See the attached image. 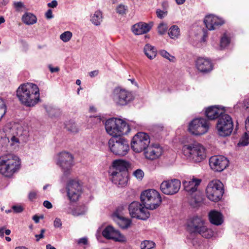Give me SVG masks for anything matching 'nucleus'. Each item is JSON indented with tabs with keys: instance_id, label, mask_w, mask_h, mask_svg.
I'll use <instances>...</instances> for the list:
<instances>
[{
	"instance_id": "obj_43",
	"label": "nucleus",
	"mask_w": 249,
	"mask_h": 249,
	"mask_svg": "<svg viewBox=\"0 0 249 249\" xmlns=\"http://www.w3.org/2000/svg\"><path fill=\"white\" fill-rule=\"evenodd\" d=\"M127 10V6L124 4H120L116 7L117 13L120 15L126 14V11Z\"/></svg>"
},
{
	"instance_id": "obj_42",
	"label": "nucleus",
	"mask_w": 249,
	"mask_h": 249,
	"mask_svg": "<svg viewBox=\"0 0 249 249\" xmlns=\"http://www.w3.org/2000/svg\"><path fill=\"white\" fill-rule=\"evenodd\" d=\"M168 26L166 24L160 23L158 27V32L160 35H164L167 31Z\"/></svg>"
},
{
	"instance_id": "obj_13",
	"label": "nucleus",
	"mask_w": 249,
	"mask_h": 249,
	"mask_svg": "<svg viewBox=\"0 0 249 249\" xmlns=\"http://www.w3.org/2000/svg\"><path fill=\"white\" fill-rule=\"evenodd\" d=\"M142 204L138 201H133L128 207V210L131 216L133 218L145 220L150 216V213Z\"/></svg>"
},
{
	"instance_id": "obj_55",
	"label": "nucleus",
	"mask_w": 249,
	"mask_h": 249,
	"mask_svg": "<svg viewBox=\"0 0 249 249\" xmlns=\"http://www.w3.org/2000/svg\"><path fill=\"white\" fill-rule=\"evenodd\" d=\"M49 7L54 8L57 5V1L56 0H53L51 2L47 4Z\"/></svg>"
},
{
	"instance_id": "obj_6",
	"label": "nucleus",
	"mask_w": 249,
	"mask_h": 249,
	"mask_svg": "<svg viewBox=\"0 0 249 249\" xmlns=\"http://www.w3.org/2000/svg\"><path fill=\"white\" fill-rule=\"evenodd\" d=\"M108 143L110 151L116 155L124 156L129 150L128 141L122 136L112 137Z\"/></svg>"
},
{
	"instance_id": "obj_35",
	"label": "nucleus",
	"mask_w": 249,
	"mask_h": 249,
	"mask_svg": "<svg viewBox=\"0 0 249 249\" xmlns=\"http://www.w3.org/2000/svg\"><path fill=\"white\" fill-rule=\"evenodd\" d=\"M180 29L177 25L172 26L168 33L169 36L172 39L178 38L180 35Z\"/></svg>"
},
{
	"instance_id": "obj_24",
	"label": "nucleus",
	"mask_w": 249,
	"mask_h": 249,
	"mask_svg": "<svg viewBox=\"0 0 249 249\" xmlns=\"http://www.w3.org/2000/svg\"><path fill=\"white\" fill-rule=\"evenodd\" d=\"M197 70L202 73H207L211 71L213 66L212 62L208 59L198 58L196 63Z\"/></svg>"
},
{
	"instance_id": "obj_62",
	"label": "nucleus",
	"mask_w": 249,
	"mask_h": 249,
	"mask_svg": "<svg viewBox=\"0 0 249 249\" xmlns=\"http://www.w3.org/2000/svg\"><path fill=\"white\" fill-rule=\"evenodd\" d=\"M35 237L36 238V241L37 242L39 241L40 239L44 238V234H36Z\"/></svg>"
},
{
	"instance_id": "obj_37",
	"label": "nucleus",
	"mask_w": 249,
	"mask_h": 249,
	"mask_svg": "<svg viewBox=\"0 0 249 249\" xmlns=\"http://www.w3.org/2000/svg\"><path fill=\"white\" fill-rule=\"evenodd\" d=\"M231 42V38L228 36L226 33L224 34L221 37L220 42V47L221 50H223L228 46Z\"/></svg>"
},
{
	"instance_id": "obj_31",
	"label": "nucleus",
	"mask_w": 249,
	"mask_h": 249,
	"mask_svg": "<svg viewBox=\"0 0 249 249\" xmlns=\"http://www.w3.org/2000/svg\"><path fill=\"white\" fill-rule=\"evenodd\" d=\"M143 52L147 58L152 60L156 56L157 51L154 46L147 43L144 47Z\"/></svg>"
},
{
	"instance_id": "obj_16",
	"label": "nucleus",
	"mask_w": 249,
	"mask_h": 249,
	"mask_svg": "<svg viewBox=\"0 0 249 249\" xmlns=\"http://www.w3.org/2000/svg\"><path fill=\"white\" fill-rule=\"evenodd\" d=\"M67 194L69 200L71 202L77 201L82 192V186L76 180H70L67 183Z\"/></svg>"
},
{
	"instance_id": "obj_59",
	"label": "nucleus",
	"mask_w": 249,
	"mask_h": 249,
	"mask_svg": "<svg viewBox=\"0 0 249 249\" xmlns=\"http://www.w3.org/2000/svg\"><path fill=\"white\" fill-rule=\"evenodd\" d=\"M43 218V215H41L40 216H38L37 215H35L33 217V219L34 220L35 222L36 223H38L39 221V219H42Z\"/></svg>"
},
{
	"instance_id": "obj_53",
	"label": "nucleus",
	"mask_w": 249,
	"mask_h": 249,
	"mask_svg": "<svg viewBox=\"0 0 249 249\" xmlns=\"http://www.w3.org/2000/svg\"><path fill=\"white\" fill-rule=\"evenodd\" d=\"M157 16H163V15H167V11L166 9H163L161 10L160 9H158L156 11Z\"/></svg>"
},
{
	"instance_id": "obj_12",
	"label": "nucleus",
	"mask_w": 249,
	"mask_h": 249,
	"mask_svg": "<svg viewBox=\"0 0 249 249\" xmlns=\"http://www.w3.org/2000/svg\"><path fill=\"white\" fill-rule=\"evenodd\" d=\"M209 128L208 121L203 118L193 119L188 126V131L195 135H203L208 131Z\"/></svg>"
},
{
	"instance_id": "obj_50",
	"label": "nucleus",
	"mask_w": 249,
	"mask_h": 249,
	"mask_svg": "<svg viewBox=\"0 0 249 249\" xmlns=\"http://www.w3.org/2000/svg\"><path fill=\"white\" fill-rule=\"evenodd\" d=\"M203 36L201 38V41L205 42L206 41V38L208 37V31L207 29L203 28L202 29Z\"/></svg>"
},
{
	"instance_id": "obj_63",
	"label": "nucleus",
	"mask_w": 249,
	"mask_h": 249,
	"mask_svg": "<svg viewBox=\"0 0 249 249\" xmlns=\"http://www.w3.org/2000/svg\"><path fill=\"white\" fill-rule=\"evenodd\" d=\"M5 227L0 228V236L3 237L4 236V232L5 230Z\"/></svg>"
},
{
	"instance_id": "obj_3",
	"label": "nucleus",
	"mask_w": 249,
	"mask_h": 249,
	"mask_svg": "<svg viewBox=\"0 0 249 249\" xmlns=\"http://www.w3.org/2000/svg\"><path fill=\"white\" fill-rule=\"evenodd\" d=\"M105 128L107 133L113 137L126 135L130 130L129 125L125 121L114 118L106 121Z\"/></svg>"
},
{
	"instance_id": "obj_27",
	"label": "nucleus",
	"mask_w": 249,
	"mask_h": 249,
	"mask_svg": "<svg viewBox=\"0 0 249 249\" xmlns=\"http://www.w3.org/2000/svg\"><path fill=\"white\" fill-rule=\"evenodd\" d=\"M129 167L128 162L121 160H115L112 163V169L110 171H117V172L124 174V175H128L127 170Z\"/></svg>"
},
{
	"instance_id": "obj_20",
	"label": "nucleus",
	"mask_w": 249,
	"mask_h": 249,
	"mask_svg": "<svg viewBox=\"0 0 249 249\" xmlns=\"http://www.w3.org/2000/svg\"><path fill=\"white\" fill-rule=\"evenodd\" d=\"M103 236L107 239H112L115 241H124V236H122L120 232L116 230L112 226H107L102 231Z\"/></svg>"
},
{
	"instance_id": "obj_15",
	"label": "nucleus",
	"mask_w": 249,
	"mask_h": 249,
	"mask_svg": "<svg viewBox=\"0 0 249 249\" xmlns=\"http://www.w3.org/2000/svg\"><path fill=\"white\" fill-rule=\"evenodd\" d=\"M113 99L116 105L123 106L131 102L134 97L131 92L120 88H117L114 89Z\"/></svg>"
},
{
	"instance_id": "obj_61",
	"label": "nucleus",
	"mask_w": 249,
	"mask_h": 249,
	"mask_svg": "<svg viewBox=\"0 0 249 249\" xmlns=\"http://www.w3.org/2000/svg\"><path fill=\"white\" fill-rule=\"evenodd\" d=\"M98 73H99L98 71L95 70V71H90L89 73V75L91 77H94V76L97 75Z\"/></svg>"
},
{
	"instance_id": "obj_58",
	"label": "nucleus",
	"mask_w": 249,
	"mask_h": 249,
	"mask_svg": "<svg viewBox=\"0 0 249 249\" xmlns=\"http://www.w3.org/2000/svg\"><path fill=\"white\" fill-rule=\"evenodd\" d=\"M48 67H49V69L50 71L52 73L57 72L59 71V68L58 67L53 68L52 67V66L51 65H49Z\"/></svg>"
},
{
	"instance_id": "obj_11",
	"label": "nucleus",
	"mask_w": 249,
	"mask_h": 249,
	"mask_svg": "<svg viewBox=\"0 0 249 249\" xmlns=\"http://www.w3.org/2000/svg\"><path fill=\"white\" fill-rule=\"evenodd\" d=\"M149 135L144 132H138L133 137L131 147L136 153H140L144 151L149 145Z\"/></svg>"
},
{
	"instance_id": "obj_45",
	"label": "nucleus",
	"mask_w": 249,
	"mask_h": 249,
	"mask_svg": "<svg viewBox=\"0 0 249 249\" xmlns=\"http://www.w3.org/2000/svg\"><path fill=\"white\" fill-rule=\"evenodd\" d=\"M160 54L163 57L172 61L174 59V57L170 55V54L164 50H162L160 51Z\"/></svg>"
},
{
	"instance_id": "obj_36",
	"label": "nucleus",
	"mask_w": 249,
	"mask_h": 249,
	"mask_svg": "<svg viewBox=\"0 0 249 249\" xmlns=\"http://www.w3.org/2000/svg\"><path fill=\"white\" fill-rule=\"evenodd\" d=\"M65 128L67 131L72 133H76L79 131L77 126L72 121H70L65 124Z\"/></svg>"
},
{
	"instance_id": "obj_44",
	"label": "nucleus",
	"mask_w": 249,
	"mask_h": 249,
	"mask_svg": "<svg viewBox=\"0 0 249 249\" xmlns=\"http://www.w3.org/2000/svg\"><path fill=\"white\" fill-rule=\"evenodd\" d=\"M6 113V106L4 101L0 98V120Z\"/></svg>"
},
{
	"instance_id": "obj_47",
	"label": "nucleus",
	"mask_w": 249,
	"mask_h": 249,
	"mask_svg": "<svg viewBox=\"0 0 249 249\" xmlns=\"http://www.w3.org/2000/svg\"><path fill=\"white\" fill-rule=\"evenodd\" d=\"M46 109L50 117L53 118L56 116V113L57 111L55 109L51 107L49 108L46 107Z\"/></svg>"
},
{
	"instance_id": "obj_5",
	"label": "nucleus",
	"mask_w": 249,
	"mask_h": 249,
	"mask_svg": "<svg viewBox=\"0 0 249 249\" xmlns=\"http://www.w3.org/2000/svg\"><path fill=\"white\" fill-rule=\"evenodd\" d=\"M187 227L191 232L198 233L206 238H209L213 235V231L206 227L204 220L198 216L190 218L187 222Z\"/></svg>"
},
{
	"instance_id": "obj_34",
	"label": "nucleus",
	"mask_w": 249,
	"mask_h": 249,
	"mask_svg": "<svg viewBox=\"0 0 249 249\" xmlns=\"http://www.w3.org/2000/svg\"><path fill=\"white\" fill-rule=\"evenodd\" d=\"M87 210V208L85 205H79L72 210L71 213L75 216L82 215L86 213Z\"/></svg>"
},
{
	"instance_id": "obj_9",
	"label": "nucleus",
	"mask_w": 249,
	"mask_h": 249,
	"mask_svg": "<svg viewBox=\"0 0 249 249\" xmlns=\"http://www.w3.org/2000/svg\"><path fill=\"white\" fill-rule=\"evenodd\" d=\"M185 155H187L195 162H199L205 159L206 153L205 148L200 144L185 145L183 147Z\"/></svg>"
},
{
	"instance_id": "obj_56",
	"label": "nucleus",
	"mask_w": 249,
	"mask_h": 249,
	"mask_svg": "<svg viewBox=\"0 0 249 249\" xmlns=\"http://www.w3.org/2000/svg\"><path fill=\"white\" fill-rule=\"evenodd\" d=\"M36 194L35 192H31L29 194L28 198L31 200L32 201L36 198Z\"/></svg>"
},
{
	"instance_id": "obj_1",
	"label": "nucleus",
	"mask_w": 249,
	"mask_h": 249,
	"mask_svg": "<svg viewBox=\"0 0 249 249\" xmlns=\"http://www.w3.org/2000/svg\"><path fill=\"white\" fill-rule=\"evenodd\" d=\"M16 92L20 102L26 107H34L40 101L39 89L35 84H22Z\"/></svg>"
},
{
	"instance_id": "obj_39",
	"label": "nucleus",
	"mask_w": 249,
	"mask_h": 249,
	"mask_svg": "<svg viewBox=\"0 0 249 249\" xmlns=\"http://www.w3.org/2000/svg\"><path fill=\"white\" fill-rule=\"evenodd\" d=\"M22 21L27 25H32L37 21L36 17H22Z\"/></svg>"
},
{
	"instance_id": "obj_28",
	"label": "nucleus",
	"mask_w": 249,
	"mask_h": 249,
	"mask_svg": "<svg viewBox=\"0 0 249 249\" xmlns=\"http://www.w3.org/2000/svg\"><path fill=\"white\" fill-rule=\"evenodd\" d=\"M210 222L213 225L219 226L223 222L222 214L215 210H212L209 213Z\"/></svg>"
},
{
	"instance_id": "obj_26",
	"label": "nucleus",
	"mask_w": 249,
	"mask_h": 249,
	"mask_svg": "<svg viewBox=\"0 0 249 249\" xmlns=\"http://www.w3.org/2000/svg\"><path fill=\"white\" fill-rule=\"evenodd\" d=\"M200 182V179L196 178L190 180H184L182 182L184 190L188 193V195H192L196 192Z\"/></svg>"
},
{
	"instance_id": "obj_49",
	"label": "nucleus",
	"mask_w": 249,
	"mask_h": 249,
	"mask_svg": "<svg viewBox=\"0 0 249 249\" xmlns=\"http://www.w3.org/2000/svg\"><path fill=\"white\" fill-rule=\"evenodd\" d=\"M12 209L14 212L16 213H20L23 211V208L21 206L15 205L12 207Z\"/></svg>"
},
{
	"instance_id": "obj_19",
	"label": "nucleus",
	"mask_w": 249,
	"mask_h": 249,
	"mask_svg": "<svg viewBox=\"0 0 249 249\" xmlns=\"http://www.w3.org/2000/svg\"><path fill=\"white\" fill-rule=\"evenodd\" d=\"M143 151L146 159L154 160L161 155L163 150L159 144H155L149 145Z\"/></svg>"
},
{
	"instance_id": "obj_18",
	"label": "nucleus",
	"mask_w": 249,
	"mask_h": 249,
	"mask_svg": "<svg viewBox=\"0 0 249 249\" xmlns=\"http://www.w3.org/2000/svg\"><path fill=\"white\" fill-rule=\"evenodd\" d=\"M229 161L227 158L222 155L212 156L209 160V165L215 172H221L228 165Z\"/></svg>"
},
{
	"instance_id": "obj_57",
	"label": "nucleus",
	"mask_w": 249,
	"mask_h": 249,
	"mask_svg": "<svg viewBox=\"0 0 249 249\" xmlns=\"http://www.w3.org/2000/svg\"><path fill=\"white\" fill-rule=\"evenodd\" d=\"M43 206L47 209H51L53 207L52 203L48 200L43 202Z\"/></svg>"
},
{
	"instance_id": "obj_29",
	"label": "nucleus",
	"mask_w": 249,
	"mask_h": 249,
	"mask_svg": "<svg viewBox=\"0 0 249 249\" xmlns=\"http://www.w3.org/2000/svg\"><path fill=\"white\" fill-rule=\"evenodd\" d=\"M113 216L114 219L117 222L118 224L122 229H127L131 224V221L130 219L125 218L124 217L120 215L117 211L113 213Z\"/></svg>"
},
{
	"instance_id": "obj_2",
	"label": "nucleus",
	"mask_w": 249,
	"mask_h": 249,
	"mask_svg": "<svg viewBox=\"0 0 249 249\" xmlns=\"http://www.w3.org/2000/svg\"><path fill=\"white\" fill-rule=\"evenodd\" d=\"M20 160L12 154H6L0 157V174L6 177H11L19 169Z\"/></svg>"
},
{
	"instance_id": "obj_48",
	"label": "nucleus",
	"mask_w": 249,
	"mask_h": 249,
	"mask_svg": "<svg viewBox=\"0 0 249 249\" xmlns=\"http://www.w3.org/2000/svg\"><path fill=\"white\" fill-rule=\"evenodd\" d=\"M134 175L138 178V179H142L144 176V173L141 169H137L134 172Z\"/></svg>"
},
{
	"instance_id": "obj_25",
	"label": "nucleus",
	"mask_w": 249,
	"mask_h": 249,
	"mask_svg": "<svg viewBox=\"0 0 249 249\" xmlns=\"http://www.w3.org/2000/svg\"><path fill=\"white\" fill-rule=\"evenodd\" d=\"M153 25V23L152 22L148 23L141 22L133 25L131 30L135 35H142L148 32Z\"/></svg>"
},
{
	"instance_id": "obj_21",
	"label": "nucleus",
	"mask_w": 249,
	"mask_h": 249,
	"mask_svg": "<svg viewBox=\"0 0 249 249\" xmlns=\"http://www.w3.org/2000/svg\"><path fill=\"white\" fill-rule=\"evenodd\" d=\"M224 112L223 107H219L218 106H212L206 108L205 115L208 120H213L218 119Z\"/></svg>"
},
{
	"instance_id": "obj_8",
	"label": "nucleus",
	"mask_w": 249,
	"mask_h": 249,
	"mask_svg": "<svg viewBox=\"0 0 249 249\" xmlns=\"http://www.w3.org/2000/svg\"><path fill=\"white\" fill-rule=\"evenodd\" d=\"M223 184L219 180H212L209 183L206 189L207 198L211 201L218 202L224 194Z\"/></svg>"
},
{
	"instance_id": "obj_60",
	"label": "nucleus",
	"mask_w": 249,
	"mask_h": 249,
	"mask_svg": "<svg viewBox=\"0 0 249 249\" xmlns=\"http://www.w3.org/2000/svg\"><path fill=\"white\" fill-rule=\"evenodd\" d=\"M245 128L246 130L249 133V116L245 121Z\"/></svg>"
},
{
	"instance_id": "obj_4",
	"label": "nucleus",
	"mask_w": 249,
	"mask_h": 249,
	"mask_svg": "<svg viewBox=\"0 0 249 249\" xmlns=\"http://www.w3.org/2000/svg\"><path fill=\"white\" fill-rule=\"evenodd\" d=\"M140 199L142 205L146 208L151 210L157 209L162 202L160 193L153 189L142 191L140 196Z\"/></svg>"
},
{
	"instance_id": "obj_30",
	"label": "nucleus",
	"mask_w": 249,
	"mask_h": 249,
	"mask_svg": "<svg viewBox=\"0 0 249 249\" xmlns=\"http://www.w3.org/2000/svg\"><path fill=\"white\" fill-rule=\"evenodd\" d=\"M163 126L160 124H155L150 126L149 130L150 131L151 135L156 139L159 140L162 137L163 132Z\"/></svg>"
},
{
	"instance_id": "obj_10",
	"label": "nucleus",
	"mask_w": 249,
	"mask_h": 249,
	"mask_svg": "<svg viewBox=\"0 0 249 249\" xmlns=\"http://www.w3.org/2000/svg\"><path fill=\"white\" fill-rule=\"evenodd\" d=\"M4 132L6 133L8 140L10 139L11 145L15 143H19V139H24L27 134L26 130H23V127L20 124H15L11 127L6 126L4 128Z\"/></svg>"
},
{
	"instance_id": "obj_32",
	"label": "nucleus",
	"mask_w": 249,
	"mask_h": 249,
	"mask_svg": "<svg viewBox=\"0 0 249 249\" xmlns=\"http://www.w3.org/2000/svg\"><path fill=\"white\" fill-rule=\"evenodd\" d=\"M190 196L191 198L189 200V203L194 207L198 206L202 200V196L200 195V193L197 191L196 192L193 194V195Z\"/></svg>"
},
{
	"instance_id": "obj_7",
	"label": "nucleus",
	"mask_w": 249,
	"mask_h": 249,
	"mask_svg": "<svg viewBox=\"0 0 249 249\" xmlns=\"http://www.w3.org/2000/svg\"><path fill=\"white\" fill-rule=\"evenodd\" d=\"M216 129L220 136L225 137L230 136L233 129L231 117L225 113L219 116L216 124Z\"/></svg>"
},
{
	"instance_id": "obj_14",
	"label": "nucleus",
	"mask_w": 249,
	"mask_h": 249,
	"mask_svg": "<svg viewBox=\"0 0 249 249\" xmlns=\"http://www.w3.org/2000/svg\"><path fill=\"white\" fill-rule=\"evenodd\" d=\"M57 157V165L61 168L64 176H69L72 166V155L69 152L64 151L59 153Z\"/></svg>"
},
{
	"instance_id": "obj_51",
	"label": "nucleus",
	"mask_w": 249,
	"mask_h": 249,
	"mask_svg": "<svg viewBox=\"0 0 249 249\" xmlns=\"http://www.w3.org/2000/svg\"><path fill=\"white\" fill-rule=\"evenodd\" d=\"M53 225L55 228H60L62 226V222L61 219L58 218H56L53 222Z\"/></svg>"
},
{
	"instance_id": "obj_41",
	"label": "nucleus",
	"mask_w": 249,
	"mask_h": 249,
	"mask_svg": "<svg viewBox=\"0 0 249 249\" xmlns=\"http://www.w3.org/2000/svg\"><path fill=\"white\" fill-rule=\"evenodd\" d=\"M249 143V135L245 133L244 136L240 139L238 145L242 146H246Z\"/></svg>"
},
{
	"instance_id": "obj_38",
	"label": "nucleus",
	"mask_w": 249,
	"mask_h": 249,
	"mask_svg": "<svg viewBox=\"0 0 249 249\" xmlns=\"http://www.w3.org/2000/svg\"><path fill=\"white\" fill-rule=\"evenodd\" d=\"M155 246V243L150 240H144L142 242L140 248L141 249H152Z\"/></svg>"
},
{
	"instance_id": "obj_17",
	"label": "nucleus",
	"mask_w": 249,
	"mask_h": 249,
	"mask_svg": "<svg viewBox=\"0 0 249 249\" xmlns=\"http://www.w3.org/2000/svg\"><path fill=\"white\" fill-rule=\"evenodd\" d=\"M180 181L177 179L164 180L160 184L161 191L166 195H173L177 194L180 189Z\"/></svg>"
},
{
	"instance_id": "obj_52",
	"label": "nucleus",
	"mask_w": 249,
	"mask_h": 249,
	"mask_svg": "<svg viewBox=\"0 0 249 249\" xmlns=\"http://www.w3.org/2000/svg\"><path fill=\"white\" fill-rule=\"evenodd\" d=\"M14 5L17 10H19L20 8L24 7L23 3L20 1L15 2Z\"/></svg>"
},
{
	"instance_id": "obj_54",
	"label": "nucleus",
	"mask_w": 249,
	"mask_h": 249,
	"mask_svg": "<svg viewBox=\"0 0 249 249\" xmlns=\"http://www.w3.org/2000/svg\"><path fill=\"white\" fill-rule=\"evenodd\" d=\"M78 244L87 245L88 244V239L86 237L80 238L78 241Z\"/></svg>"
},
{
	"instance_id": "obj_40",
	"label": "nucleus",
	"mask_w": 249,
	"mask_h": 249,
	"mask_svg": "<svg viewBox=\"0 0 249 249\" xmlns=\"http://www.w3.org/2000/svg\"><path fill=\"white\" fill-rule=\"evenodd\" d=\"M72 36V34L70 31H66L60 35V38L64 42H67L71 39Z\"/></svg>"
},
{
	"instance_id": "obj_22",
	"label": "nucleus",
	"mask_w": 249,
	"mask_h": 249,
	"mask_svg": "<svg viewBox=\"0 0 249 249\" xmlns=\"http://www.w3.org/2000/svg\"><path fill=\"white\" fill-rule=\"evenodd\" d=\"M204 22L209 30H213L224 23V20L219 17H205Z\"/></svg>"
},
{
	"instance_id": "obj_46",
	"label": "nucleus",
	"mask_w": 249,
	"mask_h": 249,
	"mask_svg": "<svg viewBox=\"0 0 249 249\" xmlns=\"http://www.w3.org/2000/svg\"><path fill=\"white\" fill-rule=\"evenodd\" d=\"M103 17H92L90 19L91 22L95 25H99L102 21Z\"/></svg>"
},
{
	"instance_id": "obj_64",
	"label": "nucleus",
	"mask_w": 249,
	"mask_h": 249,
	"mask_svg": "<svg viewBox=\"0 0 249 249\" xmlns=\"http://www.w3.org/2000/svg\"><path fill=\"white\" fill-rule=\"evenodd\" d=\"M244 105L246 109L249 110V99H247L245 100Z\"/></svg>"
},
{
	"instance_id": "obj_33",
	"label": "nucleus",
	"mask_w": 249,
	"mask_h": 249,
	"mask_svg": "<svg viewBox=\"0 0 249 249\" xmlns=\"http://www.w3.org/2000/svg\"><path fill=\"white\" fill-rule=\"evenodd\" d=\"M190 196L191 198L189 200V203L194 207L198 206L202 200V196L200 195V193L197 191L196 192L193 194V195Z\"/></svg>"
},
{
	"instance_id": "obj_23",
	"label": "nucleus",
	"mask_w": 249,
	"mask_h": 249,
	"mask_svg": "<svg viewBox=\"0 0 249 249\" xmlns=\"http://www.w3.org/2000/svg\"><path fill=\"white\" fill-rule=\"evenodd\" d=\"M111 179L112 182L119 187H123L126 185L128 179V175H125L122 173L117 171H110Z\"/></svg>"
}]
</instances>
